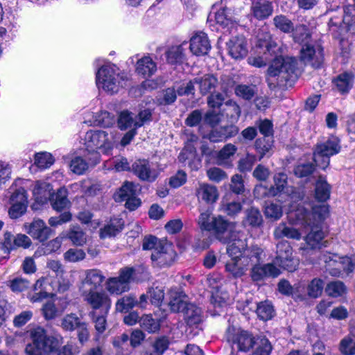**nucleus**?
Here are the masks:
<instances>
[{"mask_svg": "<svg viewBox=\"0 0 355 355\" xmlns=\"http://www.w3.org/2000/svg\"><path fill=\"white\" fill-rule=\"evenodd\" d=\"M275 186L268 190V195L276 196L282 192L287 184V175L284 173H279L274 176Z\"/></svg>", "mask_w": 355, "mask_h": 355, "instance_id": "nucleus-53", "label": "nucleus"}, {"mask_svg": "<svg viewBox=\"0 0 355 355\" xmlns=\"http://www.w3.org/2000/svg\"><path fill=\"white\" fill-rule=\"evenodd\" d=\"M135 123H137L136 115L128 110H123L120 112L117 123L121 130H126L133 127L135 128Z\"/></svg>", "mask_w": 355, "mask_h": 355, "instance_id": "nucleus-46", "label": "nucleus"}, {"mask_svg": "<svg viewBox=\"0 0 355 355\" xmlns=\"http://www.w3.org/2000/svg\"><path fill=\"white\" fill-rule=\"evenodd\" d=\"M226 338L229 343L236 345L238 351L245 353L254 348L257 339V336L251 332L234 327H230L227 329Z\"/></svg>", "mask_w": 355, "mask_h": 355, "instance_id": "nucleus-6", "label": "nucleus"}, {"mask_svg": "<svg viewBox=\"0 0 355 355\" xmlns=\"http://www.w3.org/2000/svg\"><path fill=\"white\" fill-rule=\"evenodd\" d=\"M196 196L199 202L206 204H213L218 198V191L215 186L200 183L196 189Z\"/></svg>", "mask_w": 355, "mask_h": 355, "instance_id": "nucleus-21", "label": "nucleus"}, {"mask_svg": "<svg viewBox=\"0 0 355 355\" xmlns=\"http://www.w3.org/2000/svg\"><path fill=\"white\" fill-rule=\"evenodd\" d=\"M211 44L206 33H196L190 40V50L193 54L200 56L208 53Z\"/></svg>", "mask_w": 355, "mask_h": 355, "instance_id": "nucleus-19", "label": "nucleus"}, {"mask_svg": "<svg viewBox=\"0 0 355 355\" xmlns=\"http://www.w3.org/2000/svg\"><path fill=\"white\" fill-rule=\"evenodd\" d=\"M340 140L336 137H331L327 141L317 144L313 152V161L315 165L325 169L329 164V158L340 150Z\"/></svg>", "mask_w": 355, "mask_h": 355, "instance_id": "nucleus-4", "label": "nucleus"}, {"mask_svg": "<svg viewBox=\"0 0 355 355\" xmlns=\"http://www.w3.org/2000/svg\"><path fill=\"white\" fill-rule=\"evenodd\" d=\"M263 254V250L257 245H252L250 247H246L243 257L241 258L248 266L260 263L261 256Z\"/></svg>", "mask_w": 355, "mask_h": 355, "instance_id": "nucleus-28", "label": "nucleus"}, {"mask_svg": "<svg viewBox=\"0 0 355 355\" xmlns=\"http://www.w3.org/2000/svg\"><path fill=\"white\" fill-rule=\"evenodd\" d=\"M67 236L76 246H83L87 242V235L79 226H72Z\"/></svg>", "mask_w": 355, "mask_h": 355, "instance_id": "nucleus-45", "label": "nucleus"}, {"mask_svg": "<svg viewBox=\"0 0 355 355\" xmlns=\"http://www.w3.org/2000/svg\"><path fill=\"white\" fill-rule=\"evenodd\" d=\"M187 296L182 291L171 290L169 293L168 306L173 312H182L189 302Z\"/></svg>", "mask_w": 355, "mask_h": 355, "instance_id": "nucleus-31", "label": "nucleus"}, {"mask_svg": "<svg viewBox=\"0 0 355 355\" xmlns=\"http://www.w3.org/2000/svg\"><path fill=\"white\" fill-rule=\"evenodd\" d=\"M225 1V6L216 12L215 19L217 24L223 26H228L236 21V18L233 15L231 8L227 7L226 0H221V3Z\"/></svg>", "mask_w": 355, "mask_h": 355, "instance_id": "nucleus-42", "label": "nucleus"}, {"mask_svg": "<svg viewBox=\"0 0 355 355\" xmlns=\"http://www.w3.org/2000/svg\"><path fill=\"white\" fill-rule=\"evenodd\" d=\"M157 70L156 64L149 56H145L137 62L136 71L139 74L150 76Z\"/></svg>", "mask_w": 355, "mask_h": 355, "instance_id": "nucleus-38", "label": "nucleus"}, {"mask_svg": "<svg viewBox=\"0 0 355 355\" xmlns=\"http://www.w3.org/2000/svg\"><path fill=\"white\" fill-rule=\"evenodd\" d=\"M251 12L257 19L263 20L272 14V3L268 0H258L252 3Z\"/></svg>", "mask_w": 355, "mask_h": 355, "instance_id": "nucleus-22", "label": "nucleus"}, {"mask_svg": "<svg viewBox=\"0 0 355 355\" xmlns=\"http://www.w3.org/2000/svg\"><path fill=\"white\" fill-rule=\"evenodd\" d=\"M343 22L346 25L348 31L355 33V6L344 8Z\"/></svg>", "mask_w": 355, "mask_h": 355, "instance_id": "nucleus-55", "label": "nucleus"}, {"mask_svg": "<svg viewBox=\"0 0 355 355\" xmlns=\"http://www.w3.org/2000/svg\"><path fill=\"white\" fill-rule=\"evenodd\" d=\"M85 275L78 286L80 293L96 291L105 278L102 272L98 269L87 270L85 272Z\"/></svg>", "mask_w": 355, "mask_h": 355, "instance_id": "nucleus-16", "label": "nucleus"}, {"mask_svg": "<svg viewBox=\"0 0 355 355\" xmlns=\"http://www.w3.org/2000/svg\"><path fill=\"white\" fill-rule=\"evenodd\" d=\"M140 327L148 333H155L159 331L160 324L151 315H144L139 319Z\"/></svg>", "mask_w": 355, "mask_h": 355, "instance_id": "nucleus-52", "label": "nucleus"}, {"mask_svg": "<svg viewBox=\"0 0 355 355\" xmlns=\"http://www.w3.org/2000/svg\"><path fill=\"white\" fill-rule=\"evenodd\" d=\"M312 211L310 214L312 220V225L321 226L322 222L329 215V206L323 203H317L311 207Z\"/></svg>", "mask_w": 355, "mask_h": 355, "instance_id": "nucleus-33", "label": "nucleus"}, {"mask_svg": "<svg viewBox=\"0 0 355 355\" xmlns=\"http://www.w3.org/2000/svg\"><path fill=\"white\" fill-rule=\"evenodd\" d=\"M268 39L259 40L258 46L263 49L265 60L272 61L267 70L266 82L271 89L276 88L283 80L287 81L295 73L297 67V60L292 57L279 55L280 47L277 42Z\"/></svg>", "mask_w": 355, "mask_h": 355, "instance_id": "nucleus-1", "label": "nucleus"}, {"mask_svg": "<svg viewBox=\"0 0 355 355\" xmlns=\"http://www.w3.org/2000/svg\"><path fill=\"white\" fill-rule=\"evenodd\" d=\"M310 232L306 236L304 246L301 247L300 250L304 256L311 255L316 250H320L326 241H324V233L320 225H311Z\"/></svg>", "mask_w": 355, "mask_h": 355, "instance_id": "nucleus-12", "label": "nucleus"}, {"mask_svg": "<svg viewBox=\"0 0 355 355\" xmlns=\"http://www.w3.org/2000/svg\"><path fill=\"white\" fill-rule=\"evenodd\" d=\"M274 262L288 272L295 271L299 265V260L293 257L292 248L286 241L277 244V256Z\"/></svg>", "mask_w": 355, "mask_h": 355, "instance_id": "nucleus-9", "label": "nucleus"}, {"mask_svg": "<svg viewBox=\"0 0 355 355\" xmlns=\"http://www.w3.org/2000/svg\"><path fill=\"white\" fill-rule=\"evenodd\" d=\"M236 96L245 99L251 100L257 94L256 85H239L235 88Z\"/></svg>", "mask_w": 355, "mask_h": 355, "instance_id": "nucleus-59", "label": "nucleus"}, {"mask_svg": "<svg viewBox=\"0 0 355 355\" xmlns=\"http://www.w3.org/2000/svg\"><path fill=\"white\" fill-rule=\"evenodd\" d=\"M135 195V185L132 182H125L114 193V198L116 202H122Z\"/></svg>", "mask_w": 355, "mask_h": 355, "instance_id": "nucleus-44", "label": "nucleus"}, {"mask_svg": "<svg viewBox=\"0 0 355 355\" xmlns=\"http://www.w3.org/2000/svg\"><path fill=\"white\" fill-rule=\"evenodd\" d=\"M331 187L327 180L320 176L315 183V197L319 202H324L330 197Z\"/></svg>", "mask_w": 355, "mask_h": 355, "instance_id": "nucleus-39", "label": "nucleus"}, {"mask_svg": "<svg viewBox=\"0 0 355 355\" xmlns=\"http://www.w3.org/2000/svg\"><path fill=\"white\" fill-rule=\"evenodd\" d=\"M243 206L239 202H223L221 205L220 210L227 216L234 218L241 213Z\"/></svg>", "mask_w": 355, "mask_h": 355, "instance_id": "nucleus-61", "label": "nucleus"}, {"mask_svg": "<svg viewBox=\"0 0 355 355\" xmlns=\"http://www.w3.org/2000/svg\"><path fill=\"white\" fill-rule=\"evenodd\" d=\"M32 343L26 345L25 351L27 355H43L56 351L60 345L58 338L47 336L46 331L37 327L31 331Z\"/></svg>", "mask_w": 355, "mask_h": 355, "instance_id": "nucleus-2", "label": "nucleus"}, {"mask_svg": "<svg viewBox=\"0 0 355 355\" xmlns=\"http://www.w3.org/2000/svg\"><path fill=\"white\" fill-rule=\"evenodd\" d=\"M333 83L335 89L341 94H347L353 87L354 76L351 73H343L334 78Z\"/></svg>", "mask_w": 355, "mask_h": 355, "instance_id": "nucleus-27", "label": "nucleus"}, {"mask_svg": "<svg viewBox=\"0 0 355 355\" xmlns=\"http://www.w3.org/2000/svg\"><path fill=\"white\" fill-rule=\"evenodd\" d=\"M240 232L234 238L231 239L226 248L227 254L231 258L239 259L242 258L244 251L247 247L246 239H242L239 236Z\"/></svg>", "mask_w": 355, "mask_h": 355, "instance_id": "nucleus-24", "label": "nucleus"}, {"mask_svg": "<svg viewBox=\"0 0 355 355\" xmlns=\"http://www.w3.org/2000/svg\"><path fill=\"white\" fill-rule=\"evenodd\" d=\"M123 78L116 71L115 66L104 65L96 73L97 85L112 94L123 87Z\"/></svg>", "mask_w": 355, "mask_h": 355, "instance_id": "nucleus-5", "label": "nucleus"}, {"mask_svg": "<svg viewBox=\"0 0 355 355\" xmlns=\"http://www.w3.org/2000/svg\"><path fill=\"white\" fill-rule=\"evenodd\" d=\"M167 62L170 64L180 62L183 58V49L181 45L173 46L166 52Z\"/></svg>", "mask_w": 355, "mask_h": 355, "instance_id": "nucleus-60", "label": "nucleus"}, {"mask_svg": "<svg viewBox=\"0 0 355 355\" xmlns=\"http://www.w3.org/2000/svg\"><path fill=\"white\" fill-rule=\"evenodd\" d=\"M25 227L26 232L33 239L42 243L54 234V231L40 218L34 219L31 223L26 224Z\"/></svg>", "mask_w": 355, "mask_h": 355, "instance_id": "nucleus-15", "label": "nucleus"}, {"mask_svg": "<svg viewBox=\"0 0 355 355\" xmlns=\"http://www.w3.org/2000/svg\"><path fill=\"white\" fill-rule=\"evenodd\" d=\"M195 84L198 85L200 93L202 95L212 94L218 85V79L212 74H205L200 77L193 78Z\"/></svg>", "mask_w": 355, "mask_h": 355, "instance_id": "nucleus-23", "label": "nucleus"}, {"mask_svg": "<svg viewBox=\"0 0 355 355\" xmlns=\"http://www.w3.org/2000/svg\"><path fill=\"white\" fill-rule=\"evenodd\" d=\"M257 338L253 355H270L272 346L269 340L264 336H257Z\"/></svg>", "mask_w": 355, "mask_h": 355, "instance_id": "nucleus-49", "label": "nucleus"}, {"mask_svg": "<svg viewBox=\"0 0 355 355\" xmlns=\"http://www.w3.org/2000/svg\"><path fill=\"white\" fill-rule=\"evenodd\" d=\"M106 288L110 293L116 295L121 294L130 289V286L122 282L118 277L108 279Z\"/></svg>", "mask_w": 355, "mask_h": 355, "instance_id": "nucleus-51", "label": "nucleus"}, {"mask_svg": "<svg viewBox=\"0 0 355 355\" xmlns=\"http://www.w3.org/2000/svg\"><path fill=\"white\" fill-rule=\"evenodd\" d=\"M339 349L343 355H355V335L349 334L343 338Z\"/></svg>", "mask_w": 355, "mask_h": 355, "instance_id": "nucleus-54", "label": "nucleus"}, {"mask_svg": "<svg viewBox=\"0 0 355 355\" xmlns=\"http://www.w3.org/2000/svg\"><path fill=\"white\" fill-rule=\"evenodd\" d=\"M80 294L84 302L92 308V311L97 312V310H99L107 314L111 307V300L105 292L92 291Z\"/></svg>", "mask_w": 355, "mask_h": 355, "instance_id": "nucleus-11", "label": "nucleus"}, {"mask_svg": "<svg viewBox=\"0 0 355 355\" xmlns=\"http://www.w3.org/2000/svg\"><path fill=\"white\" fill-rule=\"evenodd\" d=\"M256 312L261 320H268L272 318L274 309L273 306L269 302L265 301L257 304Z\"/></svg>", "mask_w": 355, "mask_h": 355, "instance_id": "nucleus-58", "label": "nucleus"}, {"mask_svg": "<svg viewBox=\"0 0 355 355\" xmlns=\"http://www.w3.org/2000/svg\"><path fill=\"white\" fill-rule=\"evenodd\" d=\"M273 142L272 138L261 137L257 139L254 143V148L259 154V160L264 156H270L272 154Z\"/></svg>", "mask_w": 355, "mask_h": 355, "instance_id": "nucleus-40", "label": "nucleus"}, {"mask_svg": "<svg viewBox=\"0 0 355 355\" xmlns=\"http://www.w3.org/2000/svg\"><path fill=\"white\" fill-rule=\"evenodd\" d=\"M301 60L314 68H319L324 60L323 49L320 45L304 44L300 51Z\"/></svg>", "mask_w": 355, "mask_h": 355, "instance_id": "nucleus-14", "label": "nucleus"}, {"mask_svg": "<svg viewBox=\"0 0 355 355\" xmlns=\"http://www.w3.org/2000/svg\"><path fill=\"white\" fill-rule=\"evenodd\" d=\"M137 304V299L135 295L129 294L124 295L116 302V311L120 313H128Z\"/></svg>", "mask_w": 355, "mask_h": 355, "instance_id": "nucleus-43", "label": "nucleus"}, {"mask_svg": "<svg viewBox=\"0 0 355 355\" xmlns=\"http://www.w3.org/2000/svg\"><path fill=\"white\" fill-rule=\"evenodd\" d=\"M256 128H258L259 132L263 135V137H269L273 139V124L268 119L259 120L255 123Z\"/></svg>", "mask_w": 355, "mask_h": 355, "instance_id": "nucleus-62", "label": "nucleus"}, {"mask_svg": "<svg viewBox=\"0 0 355 355\" xmlns=\"http://www.w3.org/2000/svg\"><path fill=\"white\" fill-rule=\"evenodd\" d=\"M288 218L292 224L302 225L304 226L312 225V220L308 209L302 204H299L296 207H291Z\"/></svg>", "mask_w": 355, "mask_h": 355, "instance_id": "nucleus-20", "label": "nucleus"}, {"mask_svg": "<svg viewBox=\"0 0 355 355\" xmlns=\"http://www.w3.org/2000/svg\"><path fill=\"white\" fill-rule=\"evenodd\" d=\"M61 327L67 331L76 330L78 341L82 345L88 341L90 334L88 323L83 322L76 313H69L64 315L61 320Z\"/></svg>", "mask_w": 355, "mask_h": 355, "instance_id": "nucleus-8", "label": "nucleus"}, {"mask_svg": "<svg viewBox=\"0 0 355 355\" xmlns=\"http://www.w3.org/2000/svg\"><path fill=\"white\" fill-rule=\"evenodd\" d=\"M326 294L331 297H343L347 292V288L344 282L335 280L329 282L325 288Z\"/></svg>", "mask_w": 355, "mask_h": 355, "instance_id": "nucleus-41", "label": "nucleus"}, {"mask_svg": "<svg viewBox=\"0 0 355 355\" xmlns=\"http://www.w3.org/2000/svg\"><path fill=\"white\" fill-rule=\"evenodd\" d=\"M315 171V165L311 162L299 163L294 169V174L298 178H306L311 175Z\"/></svg>", "mask_w": 355, "mask_h": 355, "instance_id": "nucleus-63", "label": "nucleus"}, {"mask_svg": "<svg viewBox=\"0 0 355 355\" xmlns=\"http://www.w3.org/2000/svg\"><path fill=\"white\" fill-rule=\"evenodd\" d=\"M226 44L229 55L235 60L243 59L248 54L247 41L243 35L232 37Z\"/></svg>", "mask_w": 355, "mask_h": 355, "instance_id": "nucleus-17", "label": "nucleus"}, {"mask_svg": "<svg viewBox=\"0 0 355 355\" xmlns=\"http://www.w3.org/2000/svg\"><path fill=\"white\" fill-rule=\"evenodd\" d=\"M221 112L231 123L236 122L241 113L239 105L232 100H227L225 102Z\"/></svg>", "mask_w": 355, "mask_h": 355, "instance_id": "nucleus-36", "label": "nucleus"}, {"mask_svg": "<svg viewBox=\"0 0 355 355\" xmlns=\"http://www.w3.org/2000/svg\"><path fill=\"white\" fill-rule=\"evenodd\" d=\"M49 201L53 209L57 211H62L70 205L67 198V191L62 188L55 193H49Z\"/></svg>", "mask_w": 355, "mask_h": 355, "instance_id": "nucleus-25", "label": "nucleus"}, {"mask_svg": "<svg viewBox=\"0 0 355 355\" xmlns=\"http://www.w3.org/2000/svg\"><path fill=\"white\" fill-rule=\"evenodd\" d=\"M248 266L239 259L231 258L225 264V270L234 277L237 278L243 276L248 270Z\"/></svg>", "mask_w": 355, "mask_h": 355, "instance_id": "nucleus-34", "label": "nucleus"}, {"mask_svg": "<svg viewBox=\"0 0 355 355\" xmlns=\"http://www.w3.org/2000/svg\"><path fill=\"white\" fill-rule=\"evenodd\" d=\"M354 263L348 257H338L333 268H330L329 274L331 276L340 277L343 272H350L354 270Z\"/></svg>", "mask_w": 355, "mask_h": 355, "instance_id": "nucleus-26", "label": "nucleus"}, {"mask_svg": "<svg viewBox=\"0 0 355 355\" xmlns=\"http://www.w3.org/2000/svg\"><path fill=\"white\" fill-rule=\"evenodd\" d=\"M274 236L276 239L286 237L288 239L300 240L301 233L295 228L288 227L285 223H279L274 230Z\"/></svg>", "mask_w": 355, "mask_h": 355, "instance_id": "nucleus-35", "label": "nucleus"}, {"mask_svg": "<svg viewBox=\"0 0 355 355\" xmlns=\"http://www.w3.org/2000/svg\"><path fill=\"white\" fill-rule=\"evenodd\" d=\"M101 313V315H98L97 312L95 311H91L89 313V316L94 323L95 329L98 334H103L105 331L107 327V314H105V312Z\"/></svg>", "mask_w": 355, "mask_h": 355, "instance_id": "nucleus-56", "label": "nucleus"}, {"mask_svg": "<svg viewBox=\"0 0 355 355\" xmlns=\"http://www.w3.org/2000/svg\"><path fill=\"white\" fill-rule=\"evenodd\" d=\"M245 218L243 220L244 225H248L252 228H260L263 223V219L259 209L251 207L245 211Z\"/></svg>", "mask_w": 355, "mask_h": 355, "instance_id": "nucleus-30", "label": "nucleus"}, {"mask_svg": "<svg viewBox=\"0 0 355 355\" xmlns=\"http://www.w3.org/2000/svg\"><path fill=\"white\" fill-rule=\"evenodd\" d=\"M15 236L10 232L3 234L2 241L0 242V250L3 254L8 255L12 250H15Z\"/></svg>", "mask_w": 355, "mask_h": 355, "instance_id": "nucleus-64", "label": "nucleus"}, {"mask_svg": "<svg viewBox=\"0 0 355 355\" xmlns=\"http://www.w3.org/2000/svg\"><path fill=\"white\" fill-rule=\"evenodd\" d=\"M280 274L279 270L273 263L252 265L250 277L254 282H259L266 277H276Z\"/></svg>", "mask_w": 355, "mask_h": 355, "instance_id": "nucleus-18", "label": "nucleus"}, {"mask_svg": "<svg viewBox=\"0 0 355 355\" xmlns=\"http://www.w3.org/2000/svg\"><path fill=\"white\" fill-rule=\"evenodd\" d=\"M216 216L212 215L211 212L207 210L201 212L197 219V223L202 231L211 232L214 218Z\"/></svg>", "mask_w": 355, "mask_h": 355, "instance_id": "nucleus-57", "label": "nucleus"}, {"mask_svg": "<svg viewBox=\"0 0 355 355\" xmlns=\"http://www.w3.org/2000/svg\"><path fill=\"white\" fill-rule=\"evenodd\" d=\"M84 140L89 153L109 154L115 142V135L112 132L90 130L86 132Z\"/></svg>", "mask_w": 355, "mask_h": 355, "instance_id": "nucleus-3", "label": "nucleus"}, {"mask_svg": "<svg viewBox=\"0 0 355 355\" xmlns=\"http://www.w3.org/2000/svg\"><path fill=\"white\" fill-rule=\"evenodd\" d=\"M211 232L218 241L222 243H227L236 236L239 231L236 230V222L230 221L224 216L218 215L214 218Z\"/></svg>", "mask_w": 355, "mask_h": 355, "instance_id": "nucleus-7", "label": "nucleus"}, {"mask_svg": "<svg viewBox=\"0 0 355 355\" xmlns=\"http://www.w3.org/2000/svg\"><path fill=\"white\" fill-rule=\"evenodd\" d=\"M124 227V221L122 218H113L100 230V237L105 239L115 236Z\"/></svg>", "mask_w": 355, "mask_h": 355, "instance_id": "nucleus-29", "label": "nucleus"}, {"mask_svg": "<svg viewBox=\"0 0 355 355\" xmlns=\"http://www.w3.org/2000/svg\"><path fill=\"white\" fill-rule=\"evenodd\" d=\"M184 318L189 325L199 324L202 321L201 309L193 303H188L182 311Z\"/></svg>", "mask_w": 355, "mask_h": 355, "instance_id": "nucleus-32", "label": "nucleus"}, {"mask_svg": "<svg viewBox=\"0 0 355 355\" xmlns=\"http://www.w3.org/2000/svg\"><path fill=\"white\" fill-rule=\"evenodd\" d=\"M176 252L173 245L166 241L151 254L153 263L160 268L170 266L174 262Z\"/></svg>", "mask_w": 355, "mask_h": 355, "instance_id": "nucleus-13", "label": "nucleus"}, {"mask_svg": "<svg viewBox=\"0 0 355 355\" xmlns=\"http://www.w3.org/2000/svg\"><path fill=\"white\" fill-rule=\"evenodd\" d=\"M273 24L276 28L284 33H291L294 30L292 21L283 15L275 16L273 18Z\"/></svg>", "mask_w": 355, "mask_h": 355, "instance_id": "nucleus-50", "label": "nucleus"}, {"mask_svg": "<svg viewBox=\"0 0 355 355\" xmlns=\"http://www.w3.org/2000/svg\"><path fill=\"white\" fill-rule=\"evenodd\" d=\"M45 279L44 278L39 279L36 281L33 286V291L28 293V298L33 302H38L49 297V293L43 287Z\"/></svg>", "mask_w": 355, "mask_h": 355, "instance_id": "nucleus-37", "label": "nucleus"}, {"mask_svg": "<svg viewBox=\"0 0 355 355\" xmlns=\"http://www.w3.org/2000/svg\"><path fill=\"white\" fill-rule=\"evenodd\" d=\"M178 93L174 87H168L161 92L157 97V103L159 105H169L174 103L177 99Z\"/></svg>", "mask_w": 355, "mask_h": 355, "instance_id": "nucleus-47", "label": "nucleus"}, {"mask_svg": "<svg viewBox=\"0 0 355 355\" xmlns=\"http://www.w3.org/2000/svg\"><path fill=\"white\" fill-rule=\"evenodd\" d=\"M132 173L139 180L146 182H155L159 175V171L154 164L146 159H138L132 166Z\"/></svg>", "mask_w": 355, "mask_h": 355, "instance_id": "nucleus-10", "label": "nucleus"}, {"mask_svg": "<svg viewBox=\"0 0 355 355\" xmlns=\"http://www.w3.org/2000/svg\"><path fill=\"white\" fill-rule=\"evenodd\" d=\"M324 288V282L320 278H313L307 285V295L311 298H318L322 295Z\"/></svg>", "mask_w": 355, "mask_h": 355, "instance_id": "nucleus-48", "label": "nucleus"}]
</instances>
